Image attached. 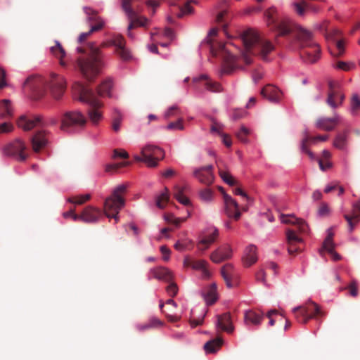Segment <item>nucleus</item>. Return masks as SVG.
<instances>
[{
    "instance_id": "obj_1",
    "label": "nucleus",
    "mask_w": 360,
    "mask_h": 360,
    "mask_svg": "<svg viewBox=\"0 0 360 360\" xmlns=\"http://www.w3.org/2000/svg\"><path fill=\"white\" fill-rule=\"evenodd\" d=\"M127 186L121 184L115 187L111 195L104 202L103 212L93 206L86 207L79 215H74V221H82L85 223H96L104 214L108 218H113L118 221V214L125 205L124 195Z\"/></svg>"
},
{
    "instance_id": "obj_2",
    "label": "nucleus",
    "mask_w": 360,
    "mask_h": 360,
    "mask_svg": "<svg viewBox=\"0 0 360 360\" xmlns=\"http://www.w3.org/2000/svg\"><path fill=\"white\" fill-rule=\"evenodd\" d=\"M77 52L82 56L77 58L76 68L86 80L93 82L104 66V56L94 43H89L86 47H78Z\"/></svg>"
},
{
    "instance_id": "obj_3",
    "label": "nucleus",
    "mask_w": 360,
    "mask_h": 360,
    "mask_svg": "<svg viewBox=\"0 0 360 360\" xmlns=\"http://www.w3.org/2000/svg\"><path fill=\"white\" fill-rule=\"evenodd\" d=\"M24 87L32 91L34 99L43 97L49 90L55 99H60L66 90V80L62 75L51 73L48 77L31 76L25 81Z\"/></svg>"
},
{
    "instance_id": "obj_4",
    "label": "nucleus",
    "mask_w": 360,
    "mask_h": 360,
    "mask_svg": "<svg viewBox=\"0 0 360 360\" xmlns=\"http://www.w3.org/2000/svg\"><path fill=\"white\" fill-rule=\"evenodd\" d=\"M244 51L241 53L243 61L249 65L252 63L251 56H258L266 60L268 55L274 50L273 44L253 30H248L242 34Z\"/></svg>"
},
{
    "instance_id": "obj_5",
    "label": "nucleus",
    "mask_w": 360,
    "mask_h": 360,
    "mask_svg": "<svg viewBox=\"0 0 360 360\" xmlns=\"http://www.w3.org/2000/svg\"><path fill=\"white\" fill-rule=\"evenodd\" d=\"M295 37L301 49V58L306 63H316L321 57V49L319 44L313 41L312 33L301 26H297Z\"/></svg>"
},
{
    "instance_id": "obj_6",
    "label": "nucleus",
    "mask_w": 360,
    "mask_h": 360,
    "mask_svg": "<svg viewBox=\"0 0 360 360\" xmlns=\"http://www.w3.org/2000/svg\"><path fill=\"white\" fill-rule=\"evenodd\" d=\"M75 91L78 94V99L89 104L87 111L89 118L93 124H97L103 118L100 109L103 107L102 102L96 97L95 93L83 84L77 83L74 86Z\"/></svg>"
},
{
    "instance_id": "obj_7",
    "label": "nucleus",
    "mask_w": 360,
    "mask_h": 360,
    "mask_svg": "<svg viewBox=\"0 0 360 360\" xmlns=\"http://www.w3.org/2000/svg\"><path fill=\"white\" fill-rule=\"evenodd\" d=\"M207 44L211 54L216 57L220 56L223 59L222 72L230 75L239 66L237 65L236 57L231 53L226 44L222 42H213L211 39L207 40Z\"/></svg>"
},
{
    "instance_id": "obj_8",
    "label": "nucleus",
    "mask_w": 360,
    "mask_h": 360,
    "mask_svg": "<svg viewBox=\"0 0 360 360\" xmlns=\"http://www.w3.org/2000/svg\"><path fill=\"white\" fill-rule=\"evenodd\" d=\"M139 1L140 0H121L122 8L129 21L127 27V35L130 38H133V34L131 32L132 29L136 27H146L149 22L147 18L139 14L138 7L136 6V3Z\"/></svg>"
},
{
    "instance_id": "obj_9",
    "label": "nucleus",
    "mask_w": 360,
    "mask_h": 360,
    "mask_svg": "<svg viewBox=\"0 0 360 360\" xmlns=\"http://www.w3.org/2000/svg\"><path fill=\"white\" fill-rule=\"evenodd\" d=\"M317 29L323 32L327 41H331L335 44L334 50L329 49L330 54L336 58L343 56L346 41L345 39L342 38L341 31L336 28L329 30L328 22L326 21L319 25Z\"/></svg>"
},
{
    "instance_id": "obj_10",
    "label": "nucleus",
    "mask_w": 360,
    "mask_h": 360,
    "mask_svg": "<svg viewBox=\"0 0 360 360\" xmlns=\"http://www.w3.org/2000/svg\"><path fill=\"white\" fill-rule=\"evenodd\" d=\"M264 15L267 25L272 30L277 32L278 36L284 37L292 32V27L290 21L281 18L276 8H269Z\"/></svg>"
},
{
    "instance_id": "obj_11",
    "label": "nucleus",
    "mask_w": 360,
    "mask_h": 360,
    "mask_svg": "<svg viewBox=\"0 0 360 360\" xmlns=\"http://www.w3.org/2000/svg\"><path fill=\"white\" fill-rule=\"evenodd\" d=\"M292 313L296 320L304 324L316 316L323 315L319 306L312 301H309L302 306L295 307L292 309Z\"/></svg>"
},
{
    "instance_id": "obj_12",
    "label": "nucleus",
    "mask_w": 360,
    "mask_h": 360,
    "mask_svg": "<svg viewBox=\"0 0 360 360\" xmlns=\"http://www.w3.org/2000/svg\"><path fill=\"white\" fill-rule=\"evenodd\" d=\"M86 118L79 111L73 110L64 113L61 118L60 129L71 132L76 128H82L85 126Z\"/></svg>"
},
{
    "instance_id": "obj_13",
    "label": "nucleus",
    "mask_w": 360,
    "mask_h": 360,
    "mask_svg": "<svg viewBox=\"0 0 360 360\" xmlns=\"http://www.w3.org/2000/svg\"><path fill=\"white\" fill-rule=\"evenodd\" d=\"M141 153V157L136 156V160L143 162L150 167H156L158 162L163 159L165 156V152L162 148L150 144L143 147Z\"/></svg>"
},
{
    "instance_id": "obj_14",
    "label": "nucleus",
    "mask_w": 360,
    "mask_h": 360,
    "mask_svg": "<svg viewBox=\"0 0 360 360\" xmlns=\"http://www.w3.org/2000/svg\"><path fill=\"white\" fill-rule=\"evenodd\" d=\"M26 143L22 140L17 139L3 148V153L5 156L23 162L28 157Z\"/></svg>"
},
{
    "instance_id": "obj_15",
    "label": "nucleus",
    "mask_w": 360,
    "mask_h": 360,
    "mask_svg": "<svg viewBox=\"0 0 360 360\" xmlns=\"http://www.w3.org/2000/svg\"><path fill=\"white\" fill-rule=\"evenodd\" d=\"M328 84V91L326 103L333 110H335L342 106L345 99V95L341 89L339 82L330 80Z\"/></svg>"
},
{
    "instance_id": "obj_16",
    "label": "nucleus",
    "mask_w": 360,
    "mask_h": 360,
    "mask_svg": "<svg viewBox=\"0 0 360 360\" xmlns=\"http://www.w3.org/2000/svg\"><path fill=\"white\" fill-rule=\"evenodd\" d=\"M57 120L51 118L47 121H44L39 116L27 117L22 116L18 121V125L25 131H29L34 127H43L48 125H55Z\"/></svg>"
},
{
    "instance_id": "obj_17",
    "label": "nucleus",
    "mask_w": 360,
    "mask_h": 360,
    "mask_svg": "<svg viewBox=\"0 0 360 360\" xmlns=\"http://www.w3.org/2000/svg\"><path fill=\"white\" fill-rule=\"evenodd\" d=\"M110 45L115 47V53L124 61L129 60L131 58L130 51L126 47V41L121 35L115 36L109 42Z\"/></svg>"
},
{
    "instance_id": "obj_18",
    "label": "nucleus",
    "mask_w": 360,
    "mask_h": 360,
    "mask_svg": "<svg viewBox=\"0 0 360 360\" xmlns=\"http://www.w3.org/2000/svg\"><path fill=\"white\" fill-rule=\"evenodd\" d=\"M286 240L288 243V251L291 255L302 250V239L292 229L286 230Z\"/></svg>"
},
{
    "instance_id": "obj_19",
    "label": "nucleus",
    "mask_w": 360,
    "mask_h": 360,
    "mask_svg": "<svg viewBox=\"0 0 360 360\" xmlns=\"http://www.w3.org/2000/svg\"><path fill=\"white\" fill-rule=\"evenodd\" d=\"M193 176L202 184L210 186L214 182L213 166L207 165L197 168L193 171Z\"/></svg>"
},
{
    "instance_id": "obj_20",
    "label": "nucleus",
    "mask_w": 360,
    "mask_h": 360,
    "mask_svg": "<svg viewBox=\"0 0 360 360\" xmlns=\"http://www.w3.org/2000/svg\"><path fill=\"white\" fill-rule=\"evenodd\" d=\"M340 116L335 112L332 117H322L316 121V127L320 129L333 131L340 122Z\"/></svg>"
},
{
    "instance_id": "obj_21",
    "label": "nucleus",
    "mask_w": 360,
    "mask_h": 360,
    "mask_svg": "<svg viewBox=\"0 0 360 360\" xmlns=\"http://www.w3.org/2000/svg\"><path fill=\"white\" fill-rule=\"evenodd\" d=\"M224 200L226 215L236 220L239 219L240 217V212L238 210V205L237 202L226 193H224Z\"/></svg>"
},
{
    "instance_id": "obj_22",
    "label": "nucleus",
    "mask_w": 360,
    "mask_h": 360,
    "mask_svg": "<svg viewBox=\"0 0 360 360\" xmlns=\"http://www.w3.org/2000/svg\"><path fill=\"white\" fill-rule=\"evenodd\" d=\"M344 218L348 224L349 231L352 232L356 224L360 221V198L352 204L351 214H345Z\"/></svg>"
},
{
    "instance_id": "obj_23",
    "label": "nucleus",
    "mask_w": 360,
    "mask_h": 360,
    "mask_svg": "<svg viewBox=\"0 0 360 360\" xmlns=\"http://www.w3.org/2000/svg\"><path fill=\"white\" fill-rule=\"evenodd\" d=\"M232 257V250L231 247L226 244L212 252L210 255V259L217 264L221 263Z\"/></svg>"
},
{
    "instance_id": "obj_24",
    "label": "nucleus",
    "mask_w": 360,
    "mask_h": 360,
    "mask_svg": "<svg viewBox=\"0 0 360 360\" xmlns=\"http://www.w3.org/2000/svg\"><path fill=\"white\" fill-rule=\"evenodd\" d=\"M221 274L228 288H233L238 284V277L231 264L224 265Z\"/></svg>"
},
{
    "instance_id": "obj_25",
    "label": "nucleus",
    "mask_w": 360,
    "mask_h": 360,
    "mask_svg": "<svg viewBox=\"0 0 360 360\" xmlns=\"http://www.w3.org/2000/svg\"><path fill=\"white\" fill-rule=\"evenodd\" d=\"M48 143L49 139L46 131H38L31 139L32 147L35 153H39L44 148Z\"/></svg>"
},
{
    "instance_id": "obj_26",
    "label": "nucleus",
    "mask_w": 360,
    "mask_h": 360,
    "mask_svg": "<svg viewBox=\"0 0 360 360\" xmlns=\"http://www.w3.org/2000/svg\"><path fill=\"white\" fill-rule=\"evenodd\" d=\"M263 319L264 313L262 311L250 309L244 312V323L246 326H259Z\"/></svg>"
},
{
    "instance_id": "obj_27",
    "label": "nucleus",
    "mask_w": 360,
    "mask_h": 360,
    "mask_svg": "<svg viewBox=\"0 0 360 360\" xmlns=\"http://www.w3.org/2000/svg\"><path fill=\"white\" fill-rule=\"evenodd\" d=\"M328 139V135H319L316 136H309L307 131H305V136L303 138L301 143V150L309 155L311 159H314V154L308 149V143H315L318 141H326Z\"/></svg>"
},
{
    "instance_id": "obj_28",
    "label": "nucleus",
    "mask_w": 360,
    "mask_h": 360,
    "mask_svg": "<svg viewBox=\"0 0 360 360\" xmlns=\"http://www.w3.org/2000/svg\"><path fill=\"white\" fill-rule=\"evenodd\" d=\"M261 94L270 102L277 103L282 96V92L276 86L268 84L261 91Z\"/></svg>"
},
{
    "instance_id": "obj_29",
    "label": "nucleus",
    "mask_w": 360,
    "mask_h": 360,
    "mask_svg": "<svg viewBox=\"0 0 360 360\" xmlns=\"http://www.w3.org/2000/svg\"><path fill=\"white\" fill-rule=\"evenodd\" d=\"M218 235V229L214 228L211 233L202 237L197 243L198 250L202 252H205L216 240Z\"/></svg>"
},
{
    "instance_id": "obj_30",
    "label": "nucleus",
    "mask_w": 360,
    "mask_h": 360,
    "mask_svg": "<svg viewBox=\"0 0 360 360\" xmlns=\"http://www.w3.org/2000/svg\"><path fill=\"white\" fill-rule=\"evenodd\" d=\"M217 328L228 333H231L233 331L234 328L229 313H224L217 316Z\"/></svg>"
},
{
    "instance_id": "obj_31",
    "label": "nucleus",
    "mask_w": 360,
    "mask_h": 360,
    "mask_svg": "<svg viewBox=\"0 0 360 360\" xmlns=\"http://www.w3.org/2000/svg\"><path fill=\"white\" fill-rule=\"evenodd\" d=\"M281 221L284 224H291L297 226L298 231L300 233H307L308 231V225L306 222L302 219L296 218L292 215H284L282 214L281 216Z\"/></svg>"
},
{
    "instance_id": "obj_32",
    "label": "nucleus",
    "mask_w": 360,
    "mask_h": 360,
    "mask_svg": "<svg viewBox=\"0 0 360 360\" xmlns=\"http://www.w3.org/2000/svg\"><path fill=\"white\" fill-rule=\"evenodd\" d=\"M50 52L55 58L59 60L60 66L63 68L67 66V63L64 60L66 52L59 41H55V45L50 47Z\"/></svg>"
},
{
    "instance_id": "obj_33",
    "label": "nucleus",
    "mask_w": 360,
    "mask_h": 360,
    "mask_svg": "<svg viewBox=\"0 0 360 360\" xmlns=\"http://www.w3.org/2000/svg\"><path fill=\"white\" fill-rule=\"evenodd\" d=\"M243 261L244 265L247 267L250 266L257 261V247L255 245H250L246 248Z\"/></svg>"
},
{
    "instance_id": "obj_34",
    "label": "nucleus",
    "mask_w": 360,
    "mask_h": 360,
    "mask_svg": "<svg viewBox=\"0 0 360 360\" xmlns=\"http://www.w3.org/2000/svg\"><path fill=\"white\" fill-rule=\"evenodd\" d=\"M150 275L156 279L162 280L166 282H169L173 278L172 272L165 267H158L151 269Z\"/></svg>"
},
{
    "instance_id": "obj_35",
    "label": "nucleus",
    "mask_w": 360,
    "mask_h": 360,
    "mask_svg": "<svg viewBox=\"0 0 360 360\" xmlns=\"http://www.w3.org/2000/svg\"><path fill=\"white\" fill-rule=\"evenodd\" d=\"M349 133L347 129L338 133L333 141V146L340 150H344L347 144Z\"/></svg>"
},
{
    "instance_id": "obj_36",
    "label": "nucleus",
    "mask_w": 360,
    "mask_h": 360,
    "mask_svg": "<svg viewBox=\"0 0 360 360\" xmlns=\"http://www.w3.org/2000/svg\"><path fill=\"white\" fill-rule=\"evenodd\" d=\"M113 84L111 79H105L97 88V94L99 96H111L110 91Z\"/></svg>"
},
{
    "instance_id": "obj_37",
    "label": "nucleus",
    "mask_w": 360,
    "mask_h": 360,
    "mask_svg": "<svg viewBox=\"0 0 360 360\" xmlns=\"http://www.w3.org/2000/svg\"><path fill=\"white\" fill-rule=\"evenodd\" d=\"M223 340L221 338H217L207 342L204 345V349L207 353H214L221 347Z\"/></svg>"
},
{
    "instance_id": "obj_38",
    "label": "nucleus",
    "mask_w": 360,
    "mask_h": 360,
    "mask_svg": "<svg viewBox=\"0 0 360 360\" xmlns=\"http://www.w3.org/2000/svg\"><path fill=\"white\" fill-rule=\"evenodd\" d=\"M204 299L207 304H214L217 300V286L214 283L212 284L206 292L203 294Z\"/></svg>"
},
{
    "instance_id": "obj_39",
    "label": "nucleus",
    "mask_w": 360,
    "mask_h": 360,
    "mask_svg": "<svg viewBox=\"0 0 360 360\" xmlns=\"http://www.w3.org/2000/svg\"><path fill=\"white\" fill-rule=\"evenodd\" d=\"M230 18L228 11L226 9L219 11L216 15V22L224 29L225 33Z\"/></svg>"
},
{
    "instance_id": "obj_40",
    "label": "nucleus",
    "mask_w": 360,
    "mask_h": 360,
    "mask_svg": "<svg viewBox=\"0 0 360 360\" xmlns=\"http://www.w3.org/2000/svg\"><path fill=\"white\" fill-rule=\"evenodd\" d=\"M217 165L219 169V175L222 179V180L229 186H234L236 184V180L229 174V172L222 168L221 162L217 161Z\"/></svg>"
},
{
    "instance_id": "obj_41",
    "label": "nucleus",
    "mask_w": 360,
    "mask_h": 360,
    "mask_svg": "<svg viewBox=\"0 0 360 360\" xmlns=\"http://www.w3.org/2000/svg\"><path fill=\"white\" fill-rule=\"evenodd\" d=\"M186 188V186L183 187L176 186L174 188V195L180 203L184 205H188L190 204V201L185 195H184V192Z\"/></svg>"
},
{
    "instance_id": "obj_42",
    "label": "nucleus",
    "mask_w": 360,
    "mask_h": 360,
    "mask_svg": "<svg viewBox=\"0 0 360 360\" xmlns=\"http://www.w3.org/2000/svg\"><path fill=\"white\" fill-rule=\"evenodd\" d=\"M208 263L203 259L194 260L193 262L192 269L195 270H200L204 277L208 278L210 273L207 269Z\"/></svg>"
},
{
    "instance_id": "obj_43",
    "label": "nucleus",
    "mask_w": 360,
    "mask_h": 360,
    "mask_svg": "<svg viewBox=\"0 0 360 360\" xmlns=\"http://www.w3.org/2000/svg\"><path fill=\"white\" fill-rule=\"evenodd\" d=\"M13 115L12 108L10 104V101L4 99L0 103V117H8Z\"/></svg>"
},
{
    "instance_id": "obj_44",
    "label": "nucleus",
    "mask_w": 360,
    "mask_h": 360,
    "mask_svg": "<svg viewBox=\"0 0 360 360\" xmlns=\"http://www.w3.org/2000/svg\"><path fill=\"white\" fill-rule=\"evenodd\" d=\"M350 112L353 116L358 115L360 111V96L357 94H353L350 98Z\"/></svg>"
},
{
    "instance_id": "obj_45",
    "label": "nucleus",
    "mask_w": 360,
    "mask_h": 360,
    "mask_svg": "<svg viewBox=\"0 0 360 360\" xmlns=\"http://www.w3.org/2000/svg\"><path fill=\"white\" fill-rule=\"evenodd\" d=\"M169 190L167 188H165V191L157 197L156 205L159 208L162 209L165 207V205L169 202Z\"/></svg>"
},
{
    "instance_id": "obj_46",
    "label": "nucleus",
    "mask_w": 360,
    "mask_h": 360,
    "mask_svg": "<svg viewBox=\"0 0 360 360\" xmlns=\"http://www.w3.org/2000/svg\"><path fill=\"white\" fill-rule=\"evenodd\" d=\"M83 10L87 15L86 20L89 22L94 23L101 18L98 13L90 7H84Z\"/></svg>"
},
{
    "instance_id": "obj_47",
    "label": "nucleus",
    "mask_w": 360,
    "mask_h": 360,
    "mask_svg": "<svg viewBox=\"0 0 360 360\" xmlns=\"http://www.w3.org/2000/svg\"><path fill=\"white\" fill-rule=\"evenodd\" d=\"M90 199L91 195L85 194L70 197L68 199V201L75 205H82L85 203L86 201L89 200Z\"/></svg>"
},
{
    "instance_id": "obj_48",
    "label": "nucleus",
    "mask_w": 360,
    "mask_h": 360,
    "mask_svg": "<svg viewBox=\"0 0 360 360\" xmlns=\"http://www.w3.org/2000/svg\"><path fill=\"white\" fill-rule=\"evenodd\" d=\"M205 86L207 90L212 92H221L223 91L221 85L219 83L210 79L205 82Z\"/></svg>"
},
{
    "instance_id": "obj_49",
    "label": "nucleus",
    "mask_w": 360,
    "mask_h": 360,
    "mask_svg": "<svg viewBox=\"0 0 360 360\" xmlns=\"http://www.w3.org/2000/svg\"><path fill=\"white\" fill-rule=\"evenodd\" d=\"M333 233L330 231L326 238L323 243V248L328 252H332L333 250H334L335 244L333 240Z\"/></svg>"
},
{
    "instance_id": "obj_50",
    "label": "nucleus",
    "mask_w": 360,
    "mask_h": 360,
    "mask_svg": "<svg viewBox=\"0 0 360 360\" xmlns=\"http://www.w3.org/2000/svg\"><path fill=\"white\" fill-rule=\"evenodd\" d=\"M122 120V114L119 111L115 110L114 115H113L112 124V129L115 131L117 132L120 130Z\"/></svg>"
},
{
    "instance_id": "obj_51",
    "label": "nucleus",
    "mask_w": 360,
    "mask_h": 360,
    "mask_svg": "<svg viewBox=\"0 0 360 360\" xmlns=\"http://www.w3.org/2000/svg\"><path fill=\"white\" fill-rule=\"evenodd\" d=\"M192 242L191 240H184V241H180L178 240L174 244V248L178 251H184L185 250H191L192 249Z\"/></svg>"
},
{
    "instance_id": "obj_52",
    "label": "nucleus",
    "mask_w": 360,
    "mask_h": 360,
    "mask_svg": "<svg viewBox=\"0 0 360 360\" xmlns=\"http://www.w3.org/2000/svg\"><path fill=\"white\" fill-rule=\"evenodd\" d=\"M165 219L167 223L174 225L176 227H179L181 223L184 222L185 218H176L173 214H168L165 215Z\"/></svg>"
},
{
    "instance_id": "obj_53",
    "label": "nucleus",
    "mask_w": 360,
    "mask_h": 360,
    "mask_svg": "<svg viewBox=\"0 0 360 360\" xmlns=\"http://www.w3.org/2000/svg\"><path fill=\"white\" fill-rule=\"evenodd\" d=\"M167 129L169 130H184V126L183 118H179L176 122L169 123L167 126Z\"/></svg>"
},
{
    "instance_id": "obj_54",
    "label": "nucleus",
    "mask_w": 360,
    "mask_h": 360,
    "mask_svg": "<svg viewBox=\"0 0 360 360\" xmlns=\"http://www.w3.org/2000/svg\"><path fill=\"white\" fill-rule=\"evenodd\" d=\"M248 134L249 130L245 127L242 126L240 131L237 132L236 136L241 142L246 143L248 141Z\"/></svg>"
},
{
    "instance_id": "obj_55",
    "label": "nucleus",
    "mask_w": 360,
    "mask_h": 360,
    "mask_svg": "<svg viewBox=\"0 0 360 360\" xmlns=\"http://www.w3.org/2000/svg\"><path fill=\"white\" fill-rule=\"evenodd\" d=\"M129 165V162H120V163L110 164V165H108L106 166L105 170L107 172H115L117 169H119L120 168L125 167V166Z\"/></svg>"
},
{
    "instance_id": "obj_56",
    "label": "nucleus",
    "mask_w": 360,
    "mask_h": 360,
    "mask_svg": "<svg viewBox=\"0 0 360 360\" xmlns=\"http://www.w3.org/2000/svg\"><path fill=\"white\" fill-rule=\"evenodd\" d=\"M349 292V295L354 297L358 295V285L356 281H352L347 287Z\"/></svg>"
},
{
    "instance_id": "obj_57",
    "label": "nucleus",
    "mask_w": 360,
    "mask_h": 360,
    "mask_svg": "<svg viewBox=\"0 0 360 360\" xmlns=\"http://www.w3.org/2000/svg\"><path fill=\"white\" fill-rule=\"evenodd\" d=\"M330 213V208L326 202H322L319 208L318 214L321 217L328 216Z\"/></svg>"
},
{
    "instance_id": "obj_58",
    "label": "nucleus",
    "mask_w": 360,
    "mask_h": 360,
    "mask_svg": "<svg viewBox=\"0 0 360 360\" xmlns=\"http://www.w3.org/2000/svg\"><path fill=\"white\" fill-rule=\"evenodd\" d=\"M149 326L151 328H160L163 326V322L156 317L150 318L148 321Z\"/></svg>"
},
{
    "instance_id": "obj_59",
    "label": "nucleus",
    "mask_w": 360,
    "mask_h": 360,
    "mask_svg": "<svg viewBox=\"0 0 360 360\" xmlns=\"http://www.w3.org/2000/svg\"><path fill=\"white\" fill-rule=\"evenodd\" d=\"M179 112L180 110H179L178 107L176 105H173L167 110V111L165 114V117L166 118H170L172 117L178 115Z\"/></svg>"
},
{
    "instance_id": "obj_60",
    "label": "nucleus",
    "mask_w": 360,
    "mask_h": 360,
    "mask_svg": "<svg viewBox=\"0 0 360 360\" xmlns=\"http://www.w3.org/2000/svg\"><path fill=\"white\" fill-rule=\"evenodd\" d=\"M166 291L167 294L172 297H174L176 296L178 292V288L175 283H171L167 288Z\"/></svg>"
},
{
    "instance_id": "obj_61",
    "label": "nucleus",
    "mask_w": 360,
    "mask_h": 360,
    "mask_svg": "<svg viewBox=\"0 0 360 360\" xmlns=\"http://www.w3.org/2000/svg\"><path fill=\"white\" fill-rule=\"evenodd\" d=\"M336 67L345 71H348L351 68H354V65L353 63H349L344 61H338L336 65Z\"/></svg>"
},
{
    "instance_id": "obj_62",
    "label": "nucleus",
    "mask_w": 360,
    "mask_h": 360,
    "mask_svg": "<svg viewBox=\"0 0 360 360\" xmlns=\"http://www.w3.org/2000/svg\"><path fill=\"white\" fill-rule=\"evenodd\" d=\"M200 197L205 201H210L212 198V192L208 188H205L200 192Z\"/></svg>"
},
{
    "instance_id": "obj_63",
    "label": "nucleus",
    "mask_w": 360,
    "mask_h": 360,
    "mask_svg": "<svg viewBox=\"0 0 360 360\" xmlns=\"http://www.w3.org/2000/svg\"><path fill=\"white\" fill-rule=\"evenodd\" d=\"M95 25L91 27V32H94L101 30L104 27V21L101 18L94 22Z\"/></svg>"
},
{
    "instance_id": "obj_64",
    "label": "nucleus",
    "mask_w": 360,
    "mask_h": 360,
    "mask_svg": "<svg viewBox=\"0 0 360 360\" xmlns=\"http://www.w3.org/2000/svg\"><path fill=\"white\" fill-rule=\"evenodd\" d=\"M128 157H129V155H128L127 152L124 150H119L117 149H115L113 151V158H120L126 159V158H128Z\"/></svg>"
}]
</instances>
